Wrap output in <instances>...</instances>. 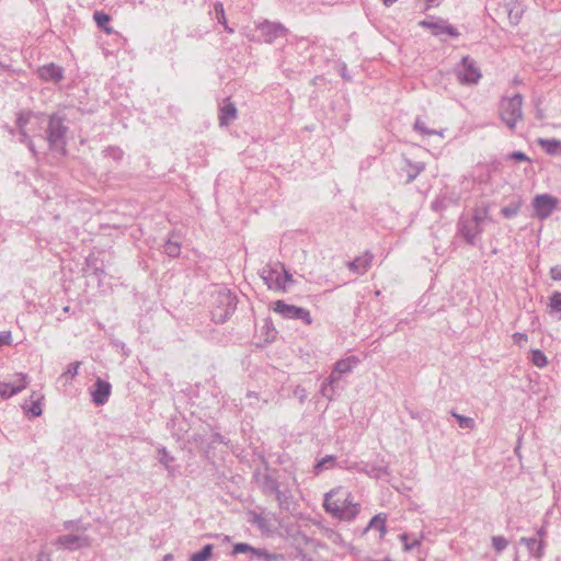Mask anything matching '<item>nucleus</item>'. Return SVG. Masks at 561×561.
<instances>
[{
	"label": "nucleus",
	"instance_id": "nucleus-31",
	"mask_svg": "<svg viewBox=\"0 0 561 561\" xmlns=\"http://www.w3.org/2000/svg\"><path fill=\"white\" fill-rule=\"evenodd\" d=\"M520 206H522L520 199L514 201L511 204H508L507 206L503 207L501 209V214L505 218L511 219L519 213Z\"/></svg>",
	"mask_w": 561,
	"mask_h": 561
},
{
	"label": "nucleus",
	"instance_id": "nucleus-53",
	"mask_svg": "<svg viewBox=\"0 0 561 561\" xmlns=\"http://www.w3.org/2000/svg\"><path fill=\"white\" fill-rule=\"evenodd\" d=\"M26 146H27L28 150L33 153V156L36 157L37 156V151H36V148H35V145H34L33 140L28 141L26 144Z\"/></svg>",
	"mask_w": 561,
	"mask_h": 561
},
{
	"label": "nucleus",
	"instance_id": "nucleus-26",
	"mask_svg": "<svg viewBox=\"0 0 561 561\" xmlns=\"http://www.w3.org/2000/svg\"><path fill=\"white\" fill-rule=\"evenodd\" d=\"M42 116H43V114H35L32 111L20 112L16 117V126H18L19 130L26 129L27 124H30V122L33 117L39 118Z\"/></svg>",
	"mask_w": 561,
	"mask_h": 561
},
{
	"label": "nucleus",
	"instance_id": "nucleus-57",
	"mask_svg": "<svg viewBox=\"0 0 561 561\" xmlns=\"http://www.w3.org/2000/svg\"><path fill=\"white\" fill-rule=\"evenodd\" d=\"M382 3L386 5V7H390L392 5L394 2H397L398 0H381Z\"/></svg>",
	"mask_w": 561,
	"mask_h": 561
},
{
	"label": "nucleus",
	"instance_id": "nucleus-47",
	"mask_svg": "<svg viewBox=\"0 0 561 561\" xmlns=\"http://www.w3.org/2000/svg\"><path fill=\"white\" fill-rule=\"evenodd\" d=\"M11 342V333L9 331L0 332V346L9 345Z\"/></svg>",
	"mask_w": 561,
	"mask_h": 561
},
{
	"label": "nucleus",
	"instance_id": "nucleus-21",
	"mask_svg": "<svg viewBox=\"0 0 561 561\" xmlns=\"http://www.w3.org/2000/svg\"><path fill=\"white\" fill-rule=\"evenodd\" d=\"M387 515L383 513H379L375 515L370 522L368 523L367 527L364 529V534H366L369 529H377L380 534V538H383L387 534Z\"/></svg>",
	"mask_w": 561,
	"mask_h": 561
},
{
	"label": "nucleus",
	"instance_id": "nucleus-49",
	"mask_svg": "<svg viewBox=\"0 0 561 561\" xmlns=\"http://www.w3.org/2000/svg\"><path fill=\"white\" fill-rule=\"evenodd\" d=\"M19 135H20V139L19 140L22 144L26 145L28 141L32 140L30 135H28V133H27V129H20L19 130Z\"/></svg>",
	"mask_w": 561,
	"mask_h": 561
},
{
	"label": "nucleus",
	"instance_id": "nucleus-17",
	"mask_svg": "<svg viewBox=\"0 0 561 561\" xmlns=\"http://www.w3.org/2000/svg\"><path fill=\"white\" fill-rule=\"evenodd\" d=\"M459 203V196L454 193H442L431 204L434 211L440 213L450 206H456Z\"/></svg>",
	"mask_w": 561,
	"mask_h": 561
},
{
	"label": "nucleus",
	"instance_id": "nucleus-9",
	"mask_svg": "<svg viewBox=\"0 0 561 561\" xmlns=\"http://www.w3.org/2000/svg\"><path fill=\"white\" fill-rule=\"evenodd\" d=\"M28 385L27 375L19 373L15 374L12 381H0V397L3 399L11 398Z\"/></svg>",
	"mask_w": 561,
	"mask_h": 561
},
{
	"label": "nucleus",
	"instance_id": "nucleus-35",
	"mask_svg": "<svg viewBox=\"0 0 561 561\" xmlns=\"http://www.w3.org/2000/svg\"><path fill=\"white\" fill-rule=\"evenodd\" d=\"M530 360L535 366H537L539 368H542V367L547 366V364H548L547 356L540 350L531 351Z\"/></svg>",
	"mask_w": 561,
	"mask_h": 561
},
{
	"label": "nucleus",
	"instance_id": "nucleus-22",
	"mask_svg": "<svg viewBox=\"0 0 561 561\" xmlns=\"http://www.w3.org/2000/svg\"><path fill=\"white\" fill-rule=\"evenodd\" d=\"M336 465V458L332 455H328L314 463L312 473L319 476L323 471L334 468Z\"/></svg>",
	"mask_w": 561,
	"mask_h": 561
},
{
	"label": "nucleus",
	"instance_id": "nucleus-42",
	"mask_svg": "<svg viewBox=\"0 0 561 561\" xmlns=\"http://www.w3.org/2000/svg\"><path fill=\"white\" fill-rule=\"evenodd\" d=\"M492 546L496 551H503L508 546V541L504 537L495 536L492 538Z\"/></svg>",
	"mask_w": 561,
	"mask_h": 561
},
{
	"label": "nucleus",
	"instance_id": "nucleus-25",
	"mask_svg": "<svg viewBox=\"0 0 561 561\" xmlns=\"http://www.w3.org/2000/svg\"><path fill=\"white\" fill-rule=\"evenodd\" d=\"M520 541L527 546L529 552L534 557L541 558L543 547L542 541H539L536 538H522Z\"/></svg>",
	"mask_w": 561,
	"mask_h": 561
},
{
	"label": "nucleus",
	"instance_id": "nucleus-27",
	"mask_svg": "<svg viewBox=\"0 0 561 561\" xmlns=\"http://www.w3.org/2000/svg\"><path fill=\"white\" fill-rule=\"evenodd\" d=\"M163 252L172 259L179 257L181 254V243L179 241H174L171 238H169L164 245H163Z\"/></svg>",
	"mask_w": 561,
	"mask_h": 561
},
{
	"label": "nucleus",
	"instance_id": "nucleus-52",
	"mask_svg": "<svg viewBox=\"0 0 561 561\" xmlns=\"http://www.w3.org/2000/svg\"><path fill=\"white\" fill-rule=\"evenodd\" d=\"M444 0H424L426 7L425 10L438 7Z\"/></svg>",
	"mask_w": 561,
	"mask_h": 561
},
{
	"label": "nucleus",
	"instance_id": "nucleus-37",
	"mask_svg": "<svg viewBox=\"0 0 561 561\" xmlns=\"http://www.w3.org/2000/svg\"><path fill=\"white\" fill-rule=\"evenodd\" d=\"M159 461L168 469L169 471L172 470L171 463L174 461V457L169 454V451L165 448L159 449Z\"/></svg>",
	"mask_w": 561,
	"mask_h": 561
},
{
	"label": "nucleus",
	"instance_id": "nucleus-29",
	"mask_svg": "<svg viewBox=\"0 0 561 561\" xmlns=\"http://www.w3.org/2000/svg\"><path fill=\"white\" fill-rule=\"evenodd\" d=\"M407 162L409 167V169L407 170V183H411L425 169V164L423 162L412 163L410 160H407Z\"/></svg>",
	"mask_w": 561,
	"mask_h": 561
},
{
	"label": "nucleus",
	"instance_id": "nucleus-51",
	"mask_svg": "<svg viewBox=\"0 0 561 561\" xmlns=\"http://www.w3.org/2000/svg\"><path fill=\"white\" fill-rule=\"evenodd\" d=\"M64 528L67 530H72V529H79L80 527L78 526V522H76V520H66L64 523Z\"/></svg>",
	"mask_w": 561,
	"mask_h": 561
},
{
	"label": "nucleus",
	"instance_id": "nucleus-2",
	"mask_svg": "<svg viewBox=\"0 0 561 561\" xmlns=\"http://www.w3.org/2000/svg\"><path fill=\"white\" fill-rule=\"evenodd\" d=\"M65 116L54 113L49 116L47 136L48 146L50 150L58 151L66 154V135L68 126L65 125Z\"/></svg>",
	"mask_w": 561,
	"mask_h": 561
},
{
	"label": "nucleus",
	"instance_id": "nucleus-48",
	"mask_svg": "<svg viewBox=\"0 0 561 561\" xmlns=\"http://www.w3.org/2000/svg\"><path fill=\"white\" fill-rule=\"evenodd\" d=\"M551 278L554 280H561V266L557 265L550 270Z\"/></svg>",
	"mask_w": 561,
	"mask_h": 561
},
{
	"label": "nucleus",
	"instance_id": "nucleus-13",
	"mask_svg": "<svg viewBox=\"0 0 561 561\" xmlns=\"http://www.w3.org/2000/svg\"><path fill=\"white\" fill-rule=\"evenodd\" d=\"M112 386L110 382L98 378L91 391L92 401L95 405H103L108 401Z\"/></svg>",
	"mask_w": 561,
	"mask_h": 561
},
{
	"label": "nucleus",
	"instance_id": "nucleus-23",
	"mask_svg": "<svg viewBox=\"0 0 561 561\" xmlns=\"http://www.w3.org/2000/svg\"><path fill=\"white\" fill-rule=\"evenodd\" d=\"M538 144L545 149L548 154H561V140L558 139H539Z\"/></svg>",
	"mask_w": 561,
	"mask_h": 561
},
{
	"label": "nucleus",
	"instance_id": "nucleus-7",
	"mask_svg": "<svg viewBox=\"0 0 561 561\" xmlns=\"http://www.w3.org/2000/svg\"><path fill=\"white\" fill-rule=\"evenodd\" d=\"M53 545L65 550L73 551L91 546V539L87 535L68 534L57 537Z\"/></svg>",
	"mask_w": 561,
	"mask_h": 561
},
{
	"label": "nucleus",
	"instance_id": "nucleus-6",
	"mask_svg": "<svg viewBox=\"0 0 561 561\" xmlns=\"http://www.w3.org/2000/svg\"><path fill=\"white\" fill-rule=\"evenodd\" d=\"M250 552L252 558H255L257 561H284V556L278 553H270L265 549L254 548L249 543L239 542L233 546L232 556L239 553Z\"/></svg>",
	"mask_w": 561,
	"mask_h": 561
},
{
	"label": "nucleus",
	"instance_id": "nucleus-43",
	"mask_svg": "<svg viewBox=\"0 0 561 561\" xmlns=\"http://www.w3.org/2000/svg\"><path fill=\"white\" fill-rule=\"evenodd\" d=\"M321 393L322 396L327 397L328 399H332V394L334 393V385L331 386L329 385L328 382V378L323 381L322 386H321Z\"/></svg>",
	"mask_w": 561,
	"mask_h": 561
},
{
	"label": "nucleus",
	"instance_id": "nucleus-41",
	"mask_svg": "<svg viewBox=\"0 0 561 561\" xmlns=\"http://www.w3.org/2000/svg\"><path fill=\"white\" fill-rule=\"evenodd\" d=\"M488 213H489L488 207H483L481 209L480 208L474 209L473 217H472L471 221L476 222L477 225H479L481 227V222L488 216Z\"/></svg>",
	"mask_w": 561,
	"mask_h": 561
},
{
	"label": "nucleus",
	"instance_id": "nucleus-36",
	"mask_svg": "<svg viewBox=\"0 0 561 561\" xmlns=\"http://www.w3.org/2000/svg\"><path fill=\"white\" fill-rule=\"evenodd\" d=\"M105 157L112 158L115 161H121L124 157V151L119 147L110 146L103 151Z\"/></svg>",
	"mask_w": 561,
	"mask_h": 561
},
{
	"label": "nucleus",
	"instance_id": "nucleus-38",
	"mask_svg": "<svg viewBox=\"0 0 561 561\" xmlns=\"http://www.w3.org/2000/svg\"><path fill=\"white\" fill-rule=\"evenodd\" d=\"M409 535L408 534H401L400 535V540L402 541L403 543V550L404 551H411L413 550L414 548L419 547L421 545V540L417 539V538H414L412 541H409Z\"/></svg>",
	"mask_w": 561,
	"mask_h": 561
},
{
	"label": "nucleus",
	"instance_id": "nucleus-61",
	"mask_svg": "<svg viewBox=\"0 0 561 561\" xmlns=\"http://www.w3.org/2000/svg\"><path fill=\"white\" fill-rule=\"evenodd\" d=\"M538 117L542 118L541 112H538Z\"/></svg>",
	"mask_w": 561,
	"mask_h": 561
},
{
	"label": "nucleus",
	"instance_id": "nucleus-33",
	"mask_svg": "<svg viewBox=\"0 0 561 561\" xmlns=\"http://www.w3.org/2000/svg\"><path fill=\"white\" fill-rule=\"evenodd\" d=\"M549 312L561 313V291H554L549 298Z\"/></svg>",
	"mask_w": 561,
	"mask_h": 561
},
{
	"label": "nucleus",
	"instance_id": "nucleus-20",
	"mask_svg": "<svg viewBox=\"0 0 561 561\" xmlns=\"http://www.w3.org/2000/svg\"><path fill=\"white\" fill-rule=\"evenodd\" d=\"M237 118V107L233 103L228 102L220 107L219 111V125L229 126Z\"/></svg>",
	"mask_w": 561,
	"mask_h": 561
},
{
	"label": "nucleus",
	"instance_id": "nucleus-54",
	"mask_svg": "<svg viewBox=\"0 0 561 561\" xmlns=\"http://www.w3.org/2000/svg\"><path fill=\"white\" fill-rule=\"evenodd\" d=\"M247 397H248L249 399L259 400V396H257V393H256V392H254V391H248Z\"/></svg>",
	"mask_w": 561,
	"mask_h": 561
},
{
	"label": "nucleus",
	"instance_id": "nucleus-16",
	"mask_svg": "<svg viewBox=\"0 0 561 561\" xmlns=\"http://www.w3.org/2000/svg\"><path fill=\"white\" fill-rule=\"evenodd\" d=\"M374 255L366 251L364 255L355 257L347 263V267L355 274L364 275L371 266Z\"/></svg>",
	"mask_w": 561,
	"mask_h": 561
},
{
	"label": "nucleus",
	"instance_id": "nucleus-58",
	"mask_svg": "<svg viewBox=\"0 0 561 561\" xmlns=\"http://www.w3.org/2000/svg\"><path fill=\"white\" fill-rule=\"evenodd\" d=\"M173 560V557L172 554L168 553L163 557V561H172Z\"/></svg>",
	"mask_w": 561,
	"mask_h": 561
},
{
	"label": "nucleus",
	"instance_id": "nucleus-28",
	"mask_svg": "<svg viewBox=\"0 0 561 561\" xmlns=\"http://www.w3.org/2000/svg\"><path fill=\"white\" fill-rule=\"evenodd\" d=\"M93 18H94V21L96 22V25L100 28H102L105 33H107V34L113 33V28L108 26V22L111 20L108 14H106L104 12L95 11Z\"/></svg>",
	"mask_w": 561,
	"mask_h": 561
},
{
	"label": "nucleus",
	"instance_id": "nucleus-1",
	"mask_svg": "<svg viewBox=\"0 0 561 561\" xmlns=\"http://www.w3.org/2000/svg\"><path fill=\"white\" fill-rule=\"evenodd\" d=\"M323 507L327 513L342 520H353L359 513L358 503L352 502V494L343 488L325 493Z\"/></svg>",
	"mask_w": 561,
	"mask_h": 561
},
{
	"label": "nucleus",
	"instance_id": "nucleus-44",
	"mask_svg": "<svg viewBox=\"0 0 561 561\" xmlns=\"http://www.w3.org/2000/svg\"><path fill=\"white\" fill-rule=\"evenodd\" d=\"M28 412L33 417L39 416L42 414L41 398L32 402L31 407L28 408Z\"/></svg>",
	"mask_w": 561,
	"mask_h": 561
},
{
	"label": "nucleus",
	"instance_id": "nucleus-40",
	"mask_svg": "<svg viewBox=\"0 0 561 561\" xmlns=\"http://www.w3.org/2000/svg\"><path fill=\"white\" fill-rule=\"evenodd\" d=\"M214 11H215L216 19H217L218 23L221 25H226V15H225L224 4L219 1L215 2Z\"/></svg>",
	"mask_w": 561,
	"mask_h": 561
},
{
	"label": "nucleus",
	"instance_id": "nucleus-60",
	"mask_svg": "<svg viewBox=\"0 0 561 561\" xmlns=\"http://www.w3.org/2000/svg\"><path fill=\"white\" fill-rule=\"evenodd\" d=\"M368 561H392V560H391V558L386 557V558H385V559H382V560H373V559H371V560H368Z\"/></svg>",
	"mask_w": 561,
	"mask_h": 561
},
{
	"label": "nucleus",
	"instance_id": "nucleus-12",
	"mask_svg": "<svg viewBox=\"0 0 561 561\" xmlns=\"http://www.w3.org/2000/svg\"><path fill=\"white\" fill-rule=\"evenodd\" d=\"M279 263L267 264L260 271V277L268 289L279 290Z\"/></svg>",
	"mask_w": 561,
	"mask_h": 561
},
{
	"label": "nucleus",
	"instance_id": "nucleus-4",
	"mask_svg": "<svg viewBox=\"0 0 561 561\" xmlns=\"http://www.w3.org/2000/svg\"><path fill=\"white\" fill-rule=\"evenodd\" d=\"M273 311L284 319L301 320L305 324H311L312 318L308 309L288 305L283 300H276L273 305Z\"/></svg>",
	"mask_w": 561,
	"mask_h": 561
},
{
	"label": "nucleus",
	"instance_id": "nucleus-59",
	"mask_svg": "<svg viewBox=\"0 0 561 561\" xmlns=\"http://www.w3.org/2000/svg\"><path fill=\"white\" fill-rule=\"evenodd\" d=\"M225 30L228 32V33H233V28L229 27L228 24L226 23V25H224Z\"/></svg>",
	"mask_w": 561,
	"mask_h": 561
},
{
	"label": "nucleus",
	"instance_id": "nucleus-3",
	"mask_svg": "<svg viewBox=\"0 0 561 561\" xmlns=\"http://www.w3.org/2000/svg\"><path fill=\"white\" fill-rule=\"evenodd\" d=\"M500 116L504 124L514 130L523 118V96L516 93L512 98H503L500 102Z\"/></svg>",
	"mask_w": 561,
	"mask_h": 561
},
{
	"label": "nucleus",
	"instance_id": "nucleus-5",
	"mask_svg": "<svg viewBox=\"0 0 561 561\" xmlns=\"http://www.w3.org/2000/svg\"><path fill=\"white\" fill-rule=\"evenodd\" d=\"M456 75L462 84H476L481 78V71L477 62L469 56L462 57L456 69Z\"/></svg>",
	"mask_w": 561,
	"mask_h": 561
},
{
	"label": "nucleus",
	"instance_id": "nucleus-56",
	"mask_svg": "<svg viewBox=\"0 0 561 561\" xmlns=\"http://www.w3.org/2000/svg\"><path fill=\"white\" fill-rule=\"evenodd\" d=\"M228 313H229V310H227V311H226L225 316H221V314H220V316H219V319H216V321H218V322H225V321H226V319H227Z\"/></svg>",
	"mask_w": 561,
	"mask_h": 561
},
{
	"label": "nucleus",
	"instance_id": "nucleus-14",
	"mask_svg": "<svg viewBox=\"0 0 561 561\" xmlns=\"http://www.w3.org/2000/svg\"><path fill=\"white\" fill-rule=\"evenodd\" d=\"M458 229L467 243L474 245L476 239L482 232V228L469 219H460Z\"/></svg>",
	"mask_w": 561,
	"mask_h": 561
},
{
	"label": "nucleus",
	"instance_id": "nucleus-50",
	"mask_svg": "<svg viewBox=\"0 0 561 561\" xmlns=\"http://www.w3.org/2000/svg\"><path fill=\"white\" fill-rule=\"evenodd\" d=\"M514 342L516 344H522V342H527V335L525 333L517 332L513 335Z\"/></svg>",
	"mask_w": 561,
	"mask_h": 561
},
{
	"label": "nucleus",
	"instance_id": "nucleus-32",
	"mask_svg": "<svg viewBox=\"0 0 561 561\" xmlns=\"http://www.w3.org/2000/svg\"><path fill=\"white\" fill-rule=\"evenodd\" d=\"M213 545H206L201 551L193 553L190 557V561H208L213 553Z\"/></svg>",
	"mask_w": 561,
	"mask_h": 561
},
{
	"label": "nucleus",
	"instance_id": "nucleus-24",
	"mask_svg": "<svg viewBox=\"0 0 561 561\" xmlns=\"http://www.w3.org/2000/svg\"><path fill=\"white\" fill-rule=\"evenodd\" d=\"M275 495L278 506L282 510L289 511L290 505L293 504V495L289 490H280V488L277 489V491L273 494Z\"/></svg>",
	"mask_w": 561,
	"mask_h": 561
},
{
	"label": "nucleus",
	"instance_id": "nucleus-19",
	"mask_svg": "<svg viewBox=\"0 0 561 561\" xmlns=\"http://www.w3.org/2000/svg\"><path fill=\"white\" fill-rule=\"evenodd\" d=\"M259 486L265 495L274 494L279 488L278 481L268 473H255Z\"/></svg>",
	"mask_w": 561,
	"mask_h": 561
},
{
	"label": "nucleus",
	"instance_id": "nucleus-62",
	"mask_svg": "<svg viewBox=\"0 0 561 561\" xmlns=\"http://www.w3.org/2000/svg\"><path fill=\"white\" fill-rule=\"evenodd\" d=\"M515 561H517V560H515Z\"/></svg>",
	"mask_w": 561,
	"mask_h": 561
},
{
	"label": "nucleus",
	"instance_id": "nucleus-15",
	"mask_svg": "<svg viewBox=\"0 0 561 561\" xmlns=\"http://www.w3.org/2000/svg\"><path fill=\"white\" fill-rule=\"evenodd\" d=\"M420 25L423 27H428L432 30L434 35L448 34L451 37H458L459 32L453 25L447 24L444 20H438L436 22H432L428 20H423L420 22Z\"/></svg>",
	"mask_w": 561,
	"mask_h": 561
},
{
	"label": "nucleus",
	"instance_id": "nucleus-55",
	"mask_svg": "<svg viewBox=\"0 0 561 561\" xmlns=\"http://www.w3.org/2000/svg\"><path fill=\"white\" fill-rule=\"evenodd\" d=\"M37 561H50V559H49V557H48V556H46V554H44V553H41V554L38 556Z\"/></svg>",
	"mask_w": 561,
	"mask_h": 561
},
{
	"label": "nucleus",
	"instance_id": "nucleus-34",
	"mask_svg": "<svg viewBox=\"0 0 561 561\" xmlns=\"http://www.w3.org/2000/svg\"><path fill=\"white\" fill-rule=\"evenodd\" d=\"M279 290L285 291L287 284L294 283V278L293 275L285 268V266L282 263H279Z\"/></svg>",
	"mask_w": 561,
	"mask_h": 561
},
{
	"label": "nucleus",
	"instance_id": "nucleus-39",
	"mask_svg": "<svg viewBox=\"0 0 561 561\" xmlns=\"http://www.w3.org/2000/svg\"><path fill=\"white\" fill-rule=\"evenodd\" d=\"M414 129L416 131H419L420 134L422 135H426V136H432V135H436V134H439L440 136L443 135L442 133H437L436 130L434 129H430L426 127L425 123L423 121H421L420 118H417L414 123Z\"/></svg>",
	"mask_w": 561,
	"mask_h": 561
},
{
	"label": "nucleus",
	"instance_id": "nucleus-45",
	"mask_svg": "<svg viewBox=\"0 0 561 561\" xmlns=\"http://www.w3.org/2000/svg\"><path fill=\"white\" fill-rule=\"evenodd\" d=\"M80 365H81L80 362H73V363L69 364L65 375H69L70 377L77 376Z\"/></svg>",
	"mask_w": 561,
	"mask_h": 561
},
{
	"label": "nucleus",
	"instance_id": "nucleus-18",
	"mask_svg": "<svg viewBox=\"0 0 561 561\" xmlns=\"http://www.w3.org/2000/svg\"><path fill=\"white\" fill-rule=\"evenodd\" d=\"M38 76L45 81L57 83L64 78V69L51 62L38 68Z\"/></svg>",
	"mask_w": 561,
	"mask_h": 561
},
{
	"label": "nucleus",
	"instance_id": "nucleus-11",
	"mask_svg": "<svg viewBox=\"0 0 561 561\" xmlns=\"http://www.w3.org/2000/svg\"><path fill=\"white\" fill-rule=\"evenodd\" d=\"M358 363L359 359L356 356H350L337 360L334 364L330 376L328 377L329 385L333 386L337 383L341 379V375L351 373Z\"/></svg>",
	"mask_w": 561,
	"mask_h": 561
},
{
	"label": "nucleus",
	"instance_id": "nucleus-30",
	"mask_svg": "<svg viewBox=\"0 0 561 561\" xmlns=\"http://www.w3.org/2000/svg\"><path fill=\"white\" fill-rule=\"evenodd\" d=\"M450 414L458 421L459 427L463 430H473L476 427V422L472 417L461 415L455 410H451Z\"/></svg>",
	"mask_w": 561,
	"mask_h": 561
},
{
	"label": "nucleus",
	"instance_id": "nucleus-46",
	"mask_svg": "<svg viewBox=\"0 0 561 561\" xmlns=\"http://www.w3.org/2000/svg\"><path fill=\"white\" fill-rule=\"evenodd\" d=\"M508 159L516 160V161H530V159L522 151H513Z\"/></svg>",
	"mask_w": 561,
	"mask_h": 561
},
{
	"label": "nucleus",
	"instance_id": "nucleus-8",
	"mask_svg": "<svg viewBox=\"0 0 561 561\" xmlns=\"http://www.w3.org/2000/svg\"><path fill=\"white\" fill-rule=\"evenodd\" d=\"M256 31L259 32V37L267 43L272 44L275 39L286 36L287 28L276 22H270L265 20L256 26Z\"/></svg>",
	"mask_w": 561,
	"mask_h": 561
},
{
	"label": "nucleus",
	"instance_id": "nucleus-10",
	"mask_svg": "<svg viewBox=\"0 0 561 561\" xmlns=\"http://www.w3.org/2000/svg\"><path fill=\"white\" fill-rule=\"evenodd\" d=\"M558 199L549 194H540L534 198L533 206L539 219L548 218L557 207Z\"/></svg>",
	"mask_w": 561,
	"mask_h": 561
}]
</instances>
